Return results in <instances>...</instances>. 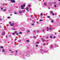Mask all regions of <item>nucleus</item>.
Returning a JSON list of instances; mask_svg holds the SVG:
<instances>
[{"label": "nucleus", "instance_id": "1", "mask_svg": "<svg viewBox=\"0 0 60 60\" xmlns=\"http://www.w3.org/2000/svg\"><path fill=\"white\" fill-rule=\"evenodd\" d=\"M11 3H15V1L14 0H11Z\"/></svg>", "mask_w": 60, "mask_h": 60}, {"label": "nucleus", "instance_id": "2", "mask_svg": "<svg viewBox=\"0 0 60 60\" xmlns=\"http://www.w3.org/2000/svg\"><path fill=\"white\" fill-rule=\"evenodd\" d=\"M49 4V6H50V5H52V3L51 2H49L48 3Z\"/></svg>", "mask_w": 60, "mask_h": 60}, {"label": "nucleus", "instance_id": "3", "mask_svg": "<svg viewBox=\"0 0 60 60\" xmlns=\"http://www.w3.org/2000/svg\"><path fill=\"white\" fill-rule=\"evenodd\" d=\"M5 34V32H4L2 33V35H4Z\"/></svg>", "mask_w": 60, "mask_h": 60}, {"label": "nucleus", "instance_id": "4", "mask_svg": "<svg viewBox=\"0 0 60 60\" xmlns=\"http://www.w3.org/2000/svg\"><path fill=\"white\" fill-rule=\"evenodd\" d=\"M41 40H42V41H43V42H44V41L45 40H43V38H41Z\"/></svg>", "mask_w": 60, "mask_h": 60}, {"label": "nucleus", "instance_id": "5", "mask_svg": "<svg viewBox=\"0 0 60 60\" xmlns=\"http://www.w3.org/2000/svg\"><path fill=\"white\" fill-rule=\"evenodd\" d=\"M44 4L45 5V6H47V3H44Z\"/></svg>", "mask_w": 60, "mask_h": 60}, {"label": "nucleus", "instance_id": "6", "mask_svg": "<svg viewBox=\"0 0 60 60\" xmlns=\"http://www.w3.org/2000/svg\"><path fill=\"white\" fill-rule=\"evenodd\" d=\"M13 24H14V23H13L12 24H11L10 26H13Z\"/></svg>", "mask_w": 60, "mask_h": 60}, {"label": "nucleus", "instance_id": "7", "mask_svg": "<svg viewBox=\"0 0 60 60\" xmlns=\"http://www.w3.org/2000/svg\"><path fill=\"white\" fill-rule=\"evenodd\" d=\"M5 51V50L4 49H3L2 50V52H4Z\"/></svg>", "mask_w": 60, "mask_h": 60}, {"label": "nucleus", "instance_id": "8", "mask_svg": "<svg viewBox=\"0 0 60 60\" xmlns=\"http://www.w3.org/2000/svg\"><path fill=\"white\" fill-rule=\"evenodd\" d=\"M40 50L41 51V52H42L43 51V49H41Z\"/></svg>", "mask_w": 60, "mask_h": 60}, {"label": "nucleus", "instance_id": "9", "mask_svg": "<svg viewBox=\"0 0 60 60\" xmlns=\"http://www.w3.org/2000/svg\"><path fill=\"white\" fill-rule=\"evenodd\" d=\"M33 38H36V36H33Z\"/></svg>", "mask_w": 60, "mask_h": 60}, {"label": "nucleus", "instance_id": "10", "mask_svg": "<svg viewBox=\"0 0 60 60\" xmlns=\"http://www.w3.org/2000/svg\"><path fill=\"white\" fill-rule=\"evenodd\" d=\"M29 9V8L27 7L26 8V10H28Z\"/></svg>", "mask_w": 60, "mask_h": 60}, {"label": "nucleus", "instance_id": "11", "mask_svg": "<svg viewBox=\"0 0 60 60\" xmlns=\"http://www.w3.org/2000/svg\"><path fill=\"white\" fill-rule=\"evenodd\" d=\"M53 11H51L50 12V13H51V14H52L53 13Z\"/></svg>", "mask_w": 60, "mask_h": 60}, {"label": "nucleus", "instance_id": "12", "mask_svg": "<svg viewBox=\"0 0 60 60\" xmlns=\"http://www.w3.org/2000/svg\"><path fill=\"white\" fill-rule=\"evenodd\" d=\"M29 7H31V5L29 4Z\"/></svg>", "mask_w": 60, "mask_h": 60}, {"label": "nucleus", "instance_id": "13", "mask_svg": "<svg viewBox=\"0 0 60 60\" xmlns=\"http://www.w3.org/2000/svg\"><path fill=\"white\" fill-rule=\"evenodd\" d=\"M42 15H43V14H42V13H41V14H40V15L41 16Z\"/></svg>", "mask_w": 60, "mask_h": 60}, {"label": "nucleus", "instance_id": "14", "mask_svg": "<svg viewBox=\"0 0 60 60\" xmlns=\"http://www.w3.org/2000/svg\"><path fill=\"white\" fill-rule=\"evenodd\" d=\"M23 7H25V6H26V5L25 4H23Z\"/></svg>", "mask_w": 60, "mask_h": 60}, {"label": "nucleus", "instance_id": "15", "mask_svg": "<svg viewBox=\"0 0 60 60\" xmlns=\"http://www.w3.org/2000/svg\"><path fill=\"white\" fill-rule=\"evenodd\" d=\"M19 12L21 14V13H22V12L21 11H19Z\"/></svg>", "mask_w": 60, "mask_h": 60}, {"label": "nucleus", "instance_id": "16", "mask_svg": "<svg viewBox=\"0 0 60 60\" xmlns=\"http://www.w3.org/2000/svg\"><path fill=\"white\" fill-rule=\"evenodd\" d=\"M49 29L50 30H51V29H51V27H50V28H49Z\"/></svg>", "mask_w": 60, "mask_h": 60}, {"label": "nucleus", "instance_id": "17", "mask_svg": "<svg viewBox=\"0 0 60 60\" xmlns=\"http://www.w3.org/2000/svg\"><path fill=\"white\" fill-rule=\"evenodd\" d=\"M37 33H38V32H39V30H37Z\"/></svg>", "mask_w": 60, "mask_h": 60}, {"label": "nucleus", "instance_id": "18", "mask_svg": "<svg viewBox=\"0 0 60 60\" xmlns=\"http://www.w3.org/2000/svg\"><path fill=\"white\" fill-rule=\"evenodd\" d=\"M52 15L53 16H54V15H55V13H52Z\"/></svg>", "mask_w": 60, "mask_h": 60}, {"label": "nucleus", "instance_id": "19", "mask_svg": "<svg viewBox=\"0 0 60 60\" xmlns=\"http://www.w3.org/2000/svg\"><path fill=\"white\" fill-rule=\"evenodd\" d=\"M21 9H24V8L22 7L21 8Z\"/></svg>", "mask_w": 60, "mask_h": 60}, {"label": "nucleus", "instance_id": "20", "mask_svg": "<svg viewBox=\"0 0 60 60\" xmlns=\"http://www.w3.org/2000/svg\"><path fill=\"white\" fill-rule=\"evenodd\" d=\"M47 17L48 18H50V16H47Z\"/></svg>", "mask_w": 60, "mask_h": 60}, {"label": "nucleus", "instance_id": "21", "mask_svg": "<svg viewBox=\"0 0 60 60\" xmlns=\"http://www.w3.org/2000/svg\"><path fill=\"white\" fill-rule=\"evenodd\" d=\"M14 14H17V13L16 12H14Z\"/></svg>", "mask_w": 60, "mask_h": 60}, {"label": "nucleus", "instance_id": "22", "mask_svg": "<svg viewBox=\"0 0 60 60\" xmlns=\"http://www.w3.org/2000/svg\"><path fill=\"white\" fill-rule=\"evenodd\" d=\"M26 41H27V42H29V41L28 40H27Z\"/></svg>", "mask_w": 60, "mask_h": 60}, {"label": "nucleus", "instance_id": "23", "mask_svg": "<svg viewBox=\"0 0 60 60\" xmlns=\"http://www.w3.org/2000/svg\"><path fill=\"white\" fill-rule=\"evenodd\" d=\"M1 49H3L4 48V47H3V46H1Z\"/></svg>", "mask_w": 60, "mask_h": 60}, {"label": "nucleus", "instance_id": "24", "mask_svg": "<svg viewBox=\"0 0 60 60\" xmlns=\"http://www.w3.org/2000/svg\"><path fill=\"white\" fill-rule=\"evenodd\" d=\"M52 45H51L50 46V48H52Z\"/></svg>", "mask_w": 60, "mask_h": 60}, {"label": "nucleus", "instance_id": "25", "mask_svg": "<svg viewBox=\"0 0 60 60\" xmlns=\"http://www.w3.org/2000/svg\"><path fill=\"white\" fill-rule=\"evenodd\" d=\"M9 24H11V22H9Z\"/></svg>", "mask_w": 60, "mask_h": 60}, {"label": "nucleus", "instance_id": "26", "mask_svg": "<svg viewBox=\"0 0 60 60\" xmlns=\"http://www.w3.org/2000/svg\"><path fill=\"white\" fill-rule=\"evenodd\" d=\"M19 42H21V40H19Z\"/></svg>", "mask_w": 60, "mask_h": 60}, {"label": "nucleus", "instance_id": "27", "mask_svg": "<svg viewBox=\"0 0 60 60\" xmlns=\"http://www.w3.org/2000/svg\"><path fill=\"white\" fill-rule=\"evenodd\" d=\"M42 21V20L41 19L40 20V21Z\"/></svg>", "mask_w": 60, "mask_h": 60}, {"label": "nucleus", "instance_id": "28", "mask_svg": "<svg viewBox=\"0 0 60 60\" xmlns=\"http://www.w3.org/2000/svg\"><path fill=\"white\" fill-rule=\"evenodd\" d=\"M3 11H6V10L4 9V10Z\"/></svg>", "mask_w": 60, "mask_h": 60}, {"label": "nucleus", "instance_id": "29", "mask_svg": "<svg viewBox=\"0 0 60 60\" xmlns=\"http://www.w3.org/2000/svg\"><path fill=\"white\" fill-rule=\"evenodd\" d=\"M36 46L37 47H38V45H36Z\"/></svg>", "mask_w": 60, "mask_h": 60}, {"label": "nucleus", "instance_id": "30", "mask_svg": "<svg viewBox=\"0 0 60 60\" xmlns=\"http://www.w3.org/2000/svg\"><path fill=\"white\" fill-rule=\"evenodd\" d=\"M17 33V31H15V33Z\"/></svg>", "mask_w": 60, "mask_h": 60}, {"label": "nucleus", "instance_id": "31", "mask_svg": "<svg viewBox=\"0 0 60 60\" xmlns=\"http://www.w3.org/2000/svg\"><path fill=\"white\" fill-rule=\"evenodd\" d=\"M7 37H8V36H7V35H6V38H7Z\"/></svg>", "mask_w": 60, "mask_h": 60}, {"label": "nucleus", "instance_id": "32", "mask_svg": "<svg viewBox=\"0 0 60 60\" xmlns=\"http://www.w3.org/2000/svg\"><path fill=\"white\" fill-rule=\"evenodd\" d=\"M54 22V21H53V20H52L51 22Z\"/></svg>", "mask_w": 60, "mask_h": 60}, {"label": "nucleus", "instance_id": "33", "mask_svg": "<svg viewBox=\"0 0 60 60\" xmlns=\"http://www.w3.org/2000/svg\"><path fill=\"white\" fill-rule=\"evenodd\" d=\"M21 7L22 8V7H23V6L22 5L21 6Z\"/></svg>", "mask_w": 60, "mask_h": 60}, {"label": "nucleus", "instance_id": "34", "mask_svg": "<svg viewBox=\"0 0 60 60\" xmlns=\"http://www.w3.org/2000/svg\"><path fill=\"white\" fill-rule=\"evenodd\" d=\"M2 19L1 18H0V21H1L2 20Z\"/></svg>", "mask_w": 60, "mask_h": 60}, {"label": "nucleus", "instance_id": "35", "mask_svg": "<svg viewBox=\"0 0 60 60\" xmlns=\"http://www.w3.org/2000/svg\"><path fill=\"white\" fill-rule=\"evenodd\" d=\"M11 53H13V51H12L11 52Z\"/></svg>", "mask_w": 60, "mask_h": 60}, {"label": "nucleus", "instance_id": "36", "mask_svg": "<svg viewBox=\"0 0 60 60\" xmlns=\"http://www.w3.org/2000/svg\"><path fill=\"white\" fill-rule=\"evenodd\" d=\"M39 43V42H36L37 44H38V43Z\"/></svg>", "mask_w": 60, "mask_h": 60}, {"label": "nucleus", "instance_id": "37", "mask_svg": "<svg viewBox=\"0 0 60 60\" xmlns=\"http://www.w3.org/2000/svg\"><path fill=\"white\" fill-rule=\"evenodd\" d=\"M50 38H52V36H50Z\"/></svg>", "mask_w": 60, "mask_h": 60}, {"label": "nucleus", "instance_id": "38", "mask_svg": "<svg viewBox=\"0 0 60 60\" xmlns=\"http://www.w3.org/2000/svg\"><path fill=\"white\" fill-rule=\"evenodd\" d=\"M32 26H34V24H33V23H32Z\"/></svg>", "mask_w": 60, "mask_h": 60}, {"label": "nucleus", "instance_id": "39", "mask_svg": "<svg viewBox=\"0 0 60 60\" xmlns=\"http://www.w3.org/2000/svg\"><path fill=\"white\" fill-rule=\"evenodd\" d=\"M19 33L20 34H22V32H20Z\"/></svg>", "mask_w": 60, "mask_h": 60}, {"label": "nucleus", "instance_id": "40", "mask_svg": "<svg viewBox=\"0 0 60 60\" xmlns=\"http://www.w3.org/2000/svg\"><path fill=\"white\" fill-rule=\"evenodd\" d=\"M1 9L2 10H3V8H1Z\"/></svg>", "mask_w": 60, "mask_h": 60}, {"label": "nucleus", "instance_id": "41", "mask_svg": "<svg viewBox=\"0 0 60 60\" xmlns=\"http://www.w3.org/2000/svg\"><path fill=\"white\" fill-rule=\"evenodd\" d=\"M54 7H56V5H55Z\"/></svg>", "mask_w": 60, "mask_h": 60}, {"label": "nucleus", "instance_id": "42", "mask_svg": "<svg viewBox=\"0 0 60 60\" xmlns=\"http://www.w3.org/2000/svg\"><path fill=\"white\" fill-rule=\"evenodd\" d=\"M8 19H10V17H8Z\"/></svg>", "mask_w": 60, "mask_h": 60}, {"label": "nucleus", "instance_id": "43", "mask_svg": "<svg viewBox=\"0 0 60 60\" xmlns=\"http://www.w3.org/2000/svg\"><path fill=\"white\" fill-rule=\"evenodd\" d=\"M27 31H28V32H30V31H29V30H28Z\"/></svg>", "mask_w": 60, "mask_h": 60}, {"label": "nucleus", "instance_id": "44", "mask_svg": "<svg viewBox=\"0 0 60 60\" xmlns=\"http://www.w3.org/2000/svg\"><path fill=\"white\" fill-rule=\"evenodd\" d=\"M33 32H34L35 33V32H36L35 31V30H34V31H33Z\"/></svg>", "mask_w": 60, "mask_h": 60}, {"label": "nucleus", "instance_id": "45", "mask_svg": "<svg viewBox=\"0 0 60 60\" xmlns=\"http://www.w3.org/2000/svg\"><path fill=\"white\" fill-rule=\"evenodd\" d=\"M25 11V10H24L22 11V12H24V11Z\"/></svg>", "mask_w": 60, "mask_h": 60}, {"label": "nucleus", "instance_id": "46", "mask_svg": "<svg viewBox=\"0 0 60 60\" xmlns=\"http://www.w3.org/2000/svg\"><path fill=\"white\" fill-rule=\"evenodd\" d=\"M16 35H19V34L18 33H16Z\"/></svg>", "mask_w": 60, "mask_h": 60}, {"label": "nucleus", "instance_id": "47", "mask_svg": "<svg viewBox=\"0 0 60 60\" xmlns=\"http://www.w3.org/2000/svg\"><path fill=\"white\" fill-rule=\"evenodd\" d=\"M12 34H13V35H15V34H14V33H13Z\"/></svg>", "mask_w": 60, "mask_h": 60}, {"label": "nucleus", "instance_id": "48", "mask_svg": "<svg viewBox=\"0 0 60 60\" xmlns=\"http://www.w3.org/2000/svg\"><path fill=\"white\" fill-rule=\"evenodd\" d=\"M44 52H47V51H45Z\"/></svg>", "mask_w": 60, "mask_h": 60}, {"label": "nucleus", "instance_id": "49", "mask_svg": "<svg viewBox=\"0 0 60 60\" xmlns=\"http://www.w3.org/2000/svg\"><path fill=\"white\" fill-rule=\"evenodd\" d=\"M43 45H44V46L45 45V44H43Z\"/></svg>", "mask_w": 60, "mask_h": 60}, {"label": "nucleus", "instance_id": "50", "mask_svg": "<svg viewBox=\"0 0 60 60\" xmlns=\"http://www.w3.org/2000/svg\"><path fill=\"white\" fill-rule=\"evenodd\" d=\"M37 24H38V23H39V22H37Z\"/></svg>", "mask_w": 60, "mask_h": 60}, {"label": "nucleus", "instance_id": "51", "mask_svg": "<svg viewBox=\"0 0 60 60\" xmlns=\"http://www.w3.org/2000/svg\"><path fill=\"white\" fill-rule=\"evenodd\" d=\"M56 38V37L55 36H54L53 38Z\"/></svg>", "mask_w": 60, "mask_h": 60}, {"label": "nucleus", "instance_id": "52", "mask_svg": "<svg viewBox=\"0 0 60 60\" xmlns=\"http://www.w3.org/2000/svg\"><path fill=\"white\" fill-rule=\"evenodd\" d=\"M59 5H60V2H59Z\"/></svg>", "mask_w": 60, "mask_h": 60}, {"label": "nucleus", "instance_id": "53", "mask_svg": "<svg viewBox=\"0 0 60 60\" xmlns=\"http://www.w3.org/2000/svg\"><path fill=\"white\" fill-rule=\"evenodd\" d=\"M54 4H55L56 3V2H55L54 3Z\"/></svg>", "mask_w": 60, "mask_h": 60}, {"label": "nucleus", "instance_id": "54", "mask_svg": "<svg viewBox=\"0 0 60 60\" xmlns=\"http://www.w3.org/2000/svg\"><path fill=\"white\" fill-rule=\"evenodd\" d=\"M17 52H18V51H16V53H17Z\"/></svg>", "mask_w": 60, "mask_h": 60}, {"label": "nucleus", "instance_id": "55", "mask_svg": "<svg viewBox=\"0 0 60 60\" xmlns=\"http://www.w3.org/2000/svg\"><path fill=\"white\" fill-rule=\"evenodd\" d=\"M13 30H15L16 29H14Z\"/></svg>", "mask_w": 60, "mask_h": 60}, {"label": "nucleus", "instance_id": "56", "mask_svg": "<svg viewBox=\"0 0 60 60\" xmlns=\"http://www.w3.org/2000/svg\"><path fill=\"white\" fill-rule=\"evenodd\" d=\"M9 37H11V35H9Z\"/></svg>", "mask_w": 60, "mask_h": 60}, {"label": "nucleus", "instance_id": "57", "mask_svg": "<svg viewBox=\"0 0 60 60\" xmlns=\"http://www.w3.org/2000/svg\"><path fill=\"white\" fill-rule=\"evenodd\" d=\"M48 8H49V9H50V8L49 7Z\"/></svg>", "mask_w": 60, "mask_h": 60}, {"label": "nucleus", "instance_id": "58", "mask_svg": "<svg viewBox=\"0 0 60 60\" xmlns=\"http://www.w3.org/2000/svg\"><path fill=\"white\" fill-rule=\"evenodd\" d=\"M16 40H17V39H15V41H16Z\"/></svg>", "mask_w": 60, "mask_h": 60}, {"label": "nucleus", "instance_id": "59", "mask_svg": "<svg viewBox=\"0 0 60 60\" xmlns=\"http://www.w3.org/2000/svg\"><path fill=\"white\" fill-rule=\"evenodd\" d=\"M9 51H11V49H9Z\"/></svg>", "mask_w": 60, "mask_h": 60}, {"label": "nucleus", "instance_id": "60", "mask_svg": "<svg viewBox=\"0 0 60 60\" xmlns=\"http://www.w3.org/2000/svg\"><path fill=\"white\" fill-rule=\"evenodd\" d=\"M14 29H13V28H12V30H13Z\"/></svg>", "mask_w": 60, "mask_h": 60}, {"label": "nucleus", "instance_id": "61", "mask_svg": "<svg viewBox=\"0 0 60 60\" xmlns=\"http://www.w3.org/2000/svg\"><path fill=\"white\" fill-rule=\"evenodd\" d=\"M47 29H49V27H47Z\"/></svg>", "mask_w": 60, "mask_h": 60}, {"label": "nucleus", "instance_id": "62", "mask_svg": "<svg viewBox=\"0 0 60 60\" xmlns=\"http://www.w3.org/2000/svg\"><path fill=\"white\" fill-rule=\"evenodd\" d=\"M48 38V37H46V38Z\"/></svg>", "mask_w": 60, "mask_h": 60}, {"label": "nucleus", "instance_id": "63", "mask_svg": "<svg viewBox=\"0 0 60 60\" xmlns=\"http://www.w3.org/2000/svg\"><path fill=\"white\" fill-rule=\"evenodd\" d=\"M11 15H12V14H11L10 15V16H11Z\"/></svg>", "mask_w": 60, "mask_h": 60}, {"label": "nucleus", "instance_id": "64", "mask_svg": "<svg viewBox=\"0 0 60 60\" xmlns=\"http://www.w3.org/2000/svg\"><path fill=\"white\" fill-rule=\"evenodd\" d=\"M58 1H60V0H58Z\"/></svg>", "mask_w": 60, "mask_h": 60}]
</instances>
